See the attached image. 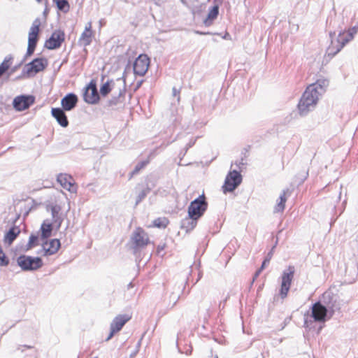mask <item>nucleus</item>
Listing matches in <instances>:
<instances>
[{"instance_id":"f257e3e1","label":"nucleus","mask_w":358,"mask_h":358,"mask_svg":"<svg viewBox=\"0 0 358 358\" xmlns=\"http://www.w3.org/2000/svg\"><path fill=\"white\" fill-rule=\"evenodd\" d=\"M332 317L321 301L314 303L310 310L304 314V327L309 330L315 328V323H324Z\"/></svg>"},{"instance_id":"f03ea898","label":"nucleus","mask_w":358,"mask_h":358,"mask_svg":"<svg viewBox=\"0 0 358 358\" xmlns=\"http://www.w3.org/2000/svg\"><path fill=\"white\" fill-rule=\"evenodd\" d=\"M320 97L313 92V89L306 87L297 105L301 116H306L314 110Z\"/></svg>"},{"instance_id":"7ed1b4c3","label":"nucleus","mask_w":358,"mask_h":358,"mask_svg":"<svg viewBox=\"0 0 358 358\" xmlns=\"http://www.w3.org/2000/svg\"><path fill=\"white\" fill-rule=\"evenodd\" d=\"M320 301L332 317L336 312L341 311V306L344 303L339 296L334 294L331 290L324 292Z\"/></svg>"},{"instance_id":"20e7f679","label":"nucleus","mask_w":358,"mask_h":358,"mask_svg":"<svg viewBox=\"0 0 358 358\" xmlns=\"http://www.w3.org/2000/svg\"><path fill=\"white\" fill-rule=\"evenodd\" d=\"M48 65V59L45 57H38L34 59L31 62L27 64L22 71V75L17 77V79L21 77H30L42 71H43Z\"/></svg>"},{"instance_id":"39448f33","label":"nucleus","mask_w":358,"mask_h":358,"mask_svg":"<svg viewBox=\"0 0 358 358\" xmlns=\"http://www.w3.org/2000/svg\"><path fill=\"white\" fill-rule=\"evenodd\" d=\"M208 208V202L205 194L203 193L196 199L191 201L188 206L187 214L189 216L194 217L199 220L205 213Z\"/></svg>"},{"instance_id":"423d86ee","label":"nucleus","mask_w":358,"mask_h":358,"mask_svg":"<svg viewBox=\"0 0 358 358\" xmlns=\"http://www.w3.org/2000/svg\"><path fill=\"white\" fill-rule=\"evenodd\" d=\"M17 264L24 271H36L43 266V260L40 257L24 255H20L17 258Z\"/></svg>"},{"instance_id":"0eeeda50","label":"nucleus","mask_w":358,"mask_h":358,"mask_svg":"<svg viewBox=\"0 0 358 358\" xmlns=\"http://www.w3.org/2000/svg\"><path fill=\"white\" fill-rule=\"evenodd\" d=\"M41 22L38 18H36L33 24L30 28L29 32V37H28V46L26 55L24 56V60H25L27 57L31 56L36 49V47L37 45V43L38 41V34H39V27H40Z\"/></svg>"},{"instance_id":"6e6552de","label":"nucleus","mask_w":358,"mask_h":358,"mask_svg":"<svg viewBox=\"0 0 358 358\" xmlns=\"http://www.w3.org/2000/svg\"><path fill=\"white\" fill-rule=\"evenodd\" d=\"M131 248L136 254L140 249L143 248L149 243L147 233L141 228H136L131 236Z\"/></svg>"},{"instance_id":"1a4fd4ad","label":"nucleus","mask_w":358,"mask_h":358,"mask_svg":"<svg viewBox=\"0 0 358 358\" xmlns=\"http://www.w3.org/2000/svg\"><path fill=\"white\" fill-rule=\"evenodd\" d=\"M241 182L242 176L239 171L236 170L229 171L222 186L223 192L224 194L232 192L239 186Z\"/></svg>"},{"instance_id":"9d476101","label":"nucleus","mask_w":358,"mask_h":358,"mask_svg":"<svg viewBox=\"0 0 358 358\" xmlns=\"http://www.w3.org/2000/svg\"><path fill=\"white\" fill-rule=\"evenodd\" d=\"M295 268L294 266L289 265L287 268L285 269L282 274L281 287L280 289V295L282 299L287 296V293L290 289L291 283L294 278Z\"/></svg>"},{"instance_id":"9b49d317","label":"nucleus","mask_w":358,"mask_h":358,"mask_svg":"<svg viewBox=\"0 0 358 358\" xmlns=\"http://www.w3.org/2000/svg\"><path fill=\"white\" fill-rule=\"evenodd\" d=\"M100 96L97 90L96 82L92 79L85 87L83 92L84 101L90 104H95L99 101Z\"/></svg>"},{"instance_id":"f8f14e48","label":"nucleus","mask_w":358,"mask_h":358,"mask_svg":"<svg viewBox=\"0 0 358 358\" xmlns=\"http://www.w3.org/2000/svg\"><path fill=\"white\" fill-rule=\"evenodd\" d=\"M149 64V57L145 54L140 55L133 64L134 73L137 76H143L148 71Z\"/></svg>"},{"instance_id":"ddd939ff","label":"nucleus","mask_w":358,"mask_h":358,"mask_svg":"<svg viewBox=\"0 0 358 358\" xmlns=\"http://www.w3.org/2000/svg\"><path fill=\"white\" fill-rule=\"evenodd\" d=\"M34 101V96L22 94L14 98L13 106L17 111H23L28 109Z\"/></svg>"},{"instance_id":"4468645a","label":"nucleus","mask_w":358,"mask_h":358,"mask_svg":"<svg viewBox=\"0 0 358 358\" xmlns=\"http://www.w3.org/2000/svg\"><path fill=\"white\" fill-rule=\"evenodd\" d=\"M64 39V32L61 30H56L52 34L50 37L46 40L45 47L48 50L58 49L61 47Z\"/></svg>"},{"instance_id":"2eb2a0df","label":"nucleus","mask_w":358,"mask_h":358,"mask_svg":"<svg viewBox=\"0 0 358 358\" xmlns=\"http://www.w3.org/2000/svg\"><path fill=\"white\" fill-rule=\"evenodd\" d=\"M41 245H43V250L45 255H52L57 252L61 247V243L59 239L53 238L51 240L45 239L42 241Z\"/></svg>"},{"instance_id":"dca6fc26","label":"nucleus","mask_w":358,"mask_h":358,"mask_svg":"<svg viewBox=\"0 0 358 358\" xmlns=\"http://www.w3.org/2000/svg\"><path fill=\"white\" fill-rule=\"evenodd\" d=\"M78 101V98L76 94L69 93L62 99L61 108L66 111H70L76 106Z\"/></svg>"},{"instance_id":"f3484780","label":"nucleus","mask_w":358,"mask_h":358,"mask_svg":"<svg viewBox=\"0 0 358 358\" xmlns=\"http://www.w3.org/2000/svg\"><path fill=\"white\" fill-rule=\"evenodd\" d=\"M57 181L61 185V186L66 190L74 192L76 191L73 185V180L70 175L66 173H59L57 175Z\"/></svg>"},{"instance_id":"a211bd4d","label":"nucleus","mask_w":358,"mask_h":358,"mask_svg":"<svg viewBox=\"0 0 358 358\" xmlns=\"http://www.w3.org/2000/svg\"><path fill=\"white\" fill-rule=\"evenodd\" d=\"M329 85V80L325 78H320L315 83L310 84L308 88H312L313 92L320 97L325 92Z\"/></svg>"},{"instance_id":"6ab92c4d","label":"nucleus","mask_w":358,"mask_h":358,"mask_svg":"<svg viewBox=\"0 0 358 358\" xmlns=\"http://www.w3.org/2000/svg\"><path fill=\"white\" fill-rule=\"evenodd\" d=\"M64 109L61 108H52L51 114L55 118L58 124L62 127H67L69 125V120Z\"/></svg>"},{"instance_id":"aec40b11","label":"nucleus","mask_w":358,"mask_h":358,"mask_svg":"<svg viewBox=\"0 0 358 358\" xmlns=\"http://www.w3.org/2000/svg\"><path fill=\"white\" fill-rule=\"evenodd\" d=\"M130 318L127 315H118L110 323V329H113L116 332L120 331Z\"/></svg>"},{"instance_id":"412c9836","label":"nucleus","mask_w":358,"mask_h":358,"mask_svg":"<svg viewBox=\"0 0 358 358\" xmlns=\"http://www.w3.org/2000/svg\"><path fill=\"white\" fill-rule=\"evenodd\" d=\"M92 23L90 22L86 24L85 29L79 38V43L84 47H87L90 45L92 42Z\"/></svg>"},{"instance_id":"4be33fe9","label":"nucleus","mask_w":358,"mask_h":358,"mask_svg":"<svg viewBox=\"0 0 358 358\" xmlns=\"http://www.w3.org/2000/svg\"><path fill=\"white\" fill-rule=\"evenodd\" d=\"M198 220V219L192 216H189V214H187V217L182 220L180 227L181 229H185L186 232H189L195 228Z\"/></svg>"},{"instance_id":"5701e85b","label":"nucleus","mask_w":358,"mask_h":358,"mask_svg":"<svg viewBox=\"0 0 358 358\" xmlns=\"http://www.w3.org/2000/svg\"><path fill=\"white\" fill-rule=\"evenodd\" d=\"M219 15V6L214 5L210 10L207 17L203 20V23L206 27H210L213 24V22L217 19Z\"/></svg>"},{"instance_id":"b1692460","label":"nucleus","mask_w":358,"mask_h":358,"mask_svg":"<svg viewBox=\"0 0 358 358\" xmlns=\"http://www.w3.org/2000/svg\"><path fill=\"white\" fill-rule=\"evenodd\" d=\"M60 210V206L57 205L51 206V214L52 220V222L51 223H52V224H56L57 229H59L60 228L62 223L63 222V218L59 215Z\"/></svg>"},{"instance_id":"393cba45","label":"nucleus","mask_w":358,"mask_h":358,"mask_svg":"<svg viewBox=\"0 0 358 358\" xmlns=\"http://www.w3.org/2000/svg\"><path fill=\"white\" fill-rule=\"evenodd\" d=\"M155 150L150 152V153L148 156V158L147 159L138 162L135 166L134 170L130 173L129 179H131L135 175H137L141 169H144L150 163V158L155 157Z\"/></svg>"},{"instance_id":"a878e982","label":"nucleus","mask_w":358,"mask_h":358,"mask_svg":"<svg viewBox=\"0 0 358 358\" xmlns=\"http://www.w3.org/2000/svg\"><path fill=\"white\" fill-rule=\"evenodd\" d=\"M17 350L24 353V358H38V351L31 345H19Z\"/></svg>"},{"instance_id":"bb28decb","label":"nucleus","mask_w":358,"mask_h":358,"mask_svg":"<svg viewBox=\"0 0 358 358\" xmlns=\"http://www.w3.org/2000/svg\"><path fill=\"white\" fill-rule=\"evenodd\" d=\"M20 233V229L17 226L11 227L9 230L6 233L4 236L5 242L10 245L18 236Z\"/></svg>"},{"instance_id":"cd10ccee","label":"nucleus","mask_w":358,"mask_h":358,"mask_svg":"<svg viewBox=\"0 0 358 358\" xmlns=\"http://www.w3.org/2000/svg\"><path fill=\"white\" fill-rule=\"evenodd\" d=\"M52 223L48 222L47 220H45L41 226V239L42 241L48 239L52 235Z\"/></svg>"},{"instance_id":"c85d7f7f","label":"nucleus","mask_w":358,"mask_h":358,"mask_svg":"<svg viewBox=\"0 0 358 358\" xmlns=\"http://www.w3.org/2000/svg\"><path fill=\"white\" fill-rule=\"evenodd\" d=\"M13 60V55H8L4 58L3 62L0 64V78L9 70Z\"/></svg>"},{"instance_id":"c756f323","label":"nucleus","mask_w":358,"mask_h":358,"mask_svg":"<svg viewBox=\"0 0 358 358\" xmlns=\"http://www.w3.org/2000/svg\"><path fill=\"white\" fill-rule=\"evenodd\" d=\"M352 40V39H350L348 34L344 36V32L343 31H340L336 41L337 51H341L343 47Z\"/></svg>"},{"instance_id":"7c9ffc66","label":"nucleus","mask_w":358,"mask_h":358,"mask_svg":"<svg viewBox=\"0 0 358 358\" xmlns=\"http://www.w3.org/2000/svg\"><path fill=\"white\" fill-rule=\"evenodd\" d=\"M352 40V39H350L348 34L344 36V32L343 31H340L336 41L337 51H341L343 47Z\"/></svg>"},{"instance_id":"2f4dec72","label":"nucleus","mask_w":358,"mask_h":358,"mask_svg":"<svg viewBox=\"0 0 358 358\" xmlns=\"http://www.w3.org/2000/svg\"><path fill=\"white\" fill-rule=\"evenodd\" d=\"M39 245V236L38 235H36L34 234H31L29 236V241L27 243V245L24 248V251L27 252L29 250L32 249L33 248Z\"/></svg>"},{"instance_id":"473e14b6","label":"nucleus","mask_w":358,"mask_h":358,"mask_svg":"<svg viewBox=\"0 0 358 358\" xmlns=\"http://www.w3.org/2000/svg\"><path fill=\"white\" fill-rule=\"evenodd\" d=\"M52 1L56 4L58 10L62 11L63 13L69 12L70 9V5L68 0H52Z\"/></svg>"},{"instance_id":"72a5a7b5","label":"nucleus","mask_w":358,"mask_h":358,"mask_svg":"<svg viewBox=\"0 0 358 358\" xmlns=\"http://www.w3.org/2000/svg\"><path fill=\"white\" fill-rule=\"evenodd\" d=\"M169 221L166 217H158L153 221V226L157 228L164 229L166 227Z\"/></svg>"},{"instance_id":"f704fd0d","label":"nucleus","mask_w":358,"mask_h":358,"mask_svg":"<svg viewBox=\"0 0 358 358\" xmlns=\"http://www.w3.org/2000/svg\"><path fill=\"white\" fill-rule=\"evenodd\" d=\"M150 190L151 189L149 187L142 189L136 197L135 206L138 205L146 197Z\"/></svg>"},{"instance_id":"c9c22d12","label":"nucleus","mask_w":358,"mask_h":358,"mask_svg":"<svg viewBox=\"0 0 358 358\" xmlns=\"http://www.w3.org/2000/svg\"><path fill=\"white\" fill-rule=\"evenodd\" d=\"M113 83V80H108L105 83H103L100 87V94L103 96H107L111 92L110 83Z\"/></svg>"},{"instance_id":"e433bc0d","label":"nucleus","mask_w":358,"mask_h":358,"mask_svg":"<svg viewBox=\"0 0 358 358\" xmlns=\"http://www.w3.org/2000/svg\"><path fill=\"white\" fill-rule=\"evenodd\" d=\"M125 92V90H120L118 95L113 96L110 100H108L107 106L110 107L113 106L117 105L120 102V99Z\"/></svg>"},{"instance_id":"4c0bfd02","label":"nucleus","mask_w":358,"mask_h":358,"mask_svg":"<svg viewBox=\"0 0 358 358\" xmlns=\"http://www.w3.org/2000/svg\"><path fill=\"white\" fill-rule=\"evenodd\" d=\"M308 176V169L306 168L303 171L296 175V178L299 182V185L302 184Z\"/></svg>"},{"instance_id":"58836bf2","label":"nucleus","mask_w":358,"mask_h":358,"mask_svg":"<svg viewBox=\"0 0 358 358\" xmlns=\"http://www.w3.org/2000/svg\"><path fill=\"white\" fill-rule=\"evenodd\" d=\"M9 264V259L8 257L3 252L1 246L0 245V266H6Z\"/></svg>"},{"instance_id":"ea45409f","label":"nucleus","mask_w":358,"mask_h":358,"mask_svg":"<svg viewBox=\"0 0 358 358\" xmlns=\"http://www.w3.org/2000/svg\"><path fill=\"white\" fill-rule=\"evenodd\" d=\"M339 52L340 51H337V44L334 45L333 41H331V44L327 48L328 56L330 57H333Z\"/></svg>"},{"instance_id":"a19ab883","label":"nucleus","mask_w":358,"mask_h":358,"mask_svg":"<svg viewBox=\"0 0 358 358\" xmlns=\"http://www.w3.org/2000/svg\"><path fill=\"white\" fill-rule=\"evenodd\" d=\"M357 30L358 27L357 26H355L348 31L347 34L349 36L350 39H353L355 35L357 33Z\"/></svg>"},{"instance_id":"79ce46f5","label":"nucleus","mask_w":358,"mask_h":358,"mask_svg":"<svg viewBox=\"0 0 358 358\" xmlns=\"http://www.w3.org/2000/svg\"><path fill=\"white\" fill-rule=\"evenodd\" d=\"M285 204L282 202H278L275 206L274 211L276 213L282 212L285 209Z\"/></svg>"},{"instance_id":"37998d69","label":"nucleus","mask_w":358,"mask_h":358,"mask_svg":"<svg viewBox=\"0 0 358 358\" xmlns=\"http://www.w3.org/2000/svg\"><path fill=\"white\" fill-rule=\"evenodd\" d=\"M195 142L196 139H191L189 141V142L186 145L185 148H184L183 155H185L187 150L195 144Z\"/></svg>"},{"instance_id":"c03bdc74","label":"nucleus","mask_w":358,"mask_h":358,"mask_svg":"<svg viewBox=\"0 0 358 358\" xmlns=\"http://www.w3.org/2000/svg\"><path fill=\"white\" fill-rule=\"evenodd\" d=\"M271 255H272V252H270L268 254V256L264 259V260L263 261V262L262 264V266H262V269H264V267L266 266V265L269 263L270 259L271 258Z\"/></svg>"},{"instance_id":"a18cd8bd","label":"nucleus","mask_w":358,"mask_h":358,"mask_svg":"<svg viewBox=\"0 0 358 358\" xmlns=\"http://www.w3.org/2000/svg\"><path fill=\"white\" fill-rule=\"evenodd\" d=\"M24 61V60L23 59V61L20 64H19L18 65H15L13 67L9 69L10 71L8 72V76L9 77L10 75L13 74L20 68V66H21L22 63Z\"/></svg>"},{"instance_id":"49530a36","label":"nucleus","mask_w":358,"mask_h":358,"mask_svg":"<svg viewBox=\"0 0 358 358\" xmlns=\"http://www.w3.org/2000/svg\"><path fill=\"white\" fill-rule=\"evenodd\" d=\"M288 189L287 190H283V192L281 193L280 197H279V199H280V202H282L285 204V202L287 201V199H286V192H287Z\"/></svg>"},{"instance_id":"de8ad7c7","label":"nucleus","mask_w":358,"mask_h":358,"mask_svg":"<svg viewBox=\"0 0 358 358\" xmlns=\"http://www.w3.org/2000/svg\"><path fill=\"white\" fill-rule=\"evenodd\" d=\"M115 333H117V332L115 330H113V329H110V334L108 336V337L106 338V341H108L109 340H110Z\"/></svg>"},{"instance_id":"09e8293b","label":"nucleus","mask_w":358,"mask_h":358,"mask_svg":"<svg viewBox=\"0 0 358 358\" xmlns=\"http://www.w3.org/2000/svg\"><path fill=\"white\" fill-rule=\"evenodd\" d=\"M43 250V245H41V248L37 251V254L40 255L41 256H43V257H48V255H44L45 254V252H44L45 251Z\"/></svg>"},{"instance_id":"8fccbe9b","label":"nucleus","mask_w":358,"mask_h":358,"mask_svg":"<svg viewBox=\"0 0 358 358\" xmlns=\"http://www.w3.org/2000/svg\"><path fill=\"white\" fill-rule=\"evenodd\" d=\"M262 270L263 269H262V266H261L258 270L256 271V272L254 275V277H253V281L255 280V278H257L259 276V275L260 274V273L262 272Z\"/></svg>"},{"instance_id":"3c124183","label":"nucleus","mask_w":358,"mask_h":358,"mask_svg":"<svg viewBox=\"0 0 358 358\" xmlns=\"http://www.w3.org/2000/svg\"><path fill=\"white\" fill-rule=\"evenodd\" d=\"M143 83V80H141L138 81V82L136 83V86H135L134 90L136 91V90H137L138 89H139V88L141 87V85H142V83Z\"/></svg>"},{"instance_id":"603ef678","label":"nucleus","mask_w":358,"mask_h":358,"mask_svg":"<svg viewBox=\"0 0 358 358\" xmlns=\"http://www.w3.org/2000/svg\"><path fill=\"white\" fill-rule=\"evenodd\" d=\"M178 94L179 91L176 87H173V95L176 96Z\"/></svg>"},{"instance_id":"864d4df0","label":"nucleus","mask_w":358,"mask_h":358,"mask_svg":"<svg viewBox=\"0 0 358 358\" xmlns=\"http://www.w3.org/2000/svg\"><path fill=\"white\" fill-rule=\"evenodd\" d=\"M335 35H336V32L335 31H330L329 32V36H330L331 41L333 40V38L335 36Z\"/></svg>"},{"instance_id":"5fc2aeb1","label":"nucleus","mask_w":358,"mask_h":358,"mask_svg":"<svg viewBox=\"0 0 358 358\" xmlns=\"http://www.w3.org/2000/svg\"><path fill=\"white\" fill-rule=\"evenodd\" d=\"M227 300V297L225 299V300L224 301V303H225ZM219 308L220 309H223L224 308V303L222 304V303L221 302L219 305Z\"/></svg>"},{"instance_id":"6e6d98bb","label":"nucleus","mask_w":358,"mask_h":358,"mask_svg":"<svg viewBox=\"0 0 358 358\" xmlns=\"http://www.w3.org/2000/svg\"><path fill=\"white\" fill-rule=\"evenodd\" d=\"M164 250V246H160L159 245L157 247V252L159 253L161 250Z\"/></svg>"},{"instance_id":"4d7b16f0","label":"nucleus","mask_w":358,"mask_h":358,"mask_svg":"<svg viewBox=\"0 0 358 358\" xmlns=\"http://www.w3.org/2000/svg\"><path fill=\"white\" fill-rule=\"evenodd\" d=\"M196 33L198 34H200V35H206V34H208V33L201 32V31H196Z\"/></svg>"},{"instance_id":"13d9d810","label":"nucleus","mask_w":358,"mask_h":358,"mask_svg":"<svg viewBox=\"0 0 358 358\" xmlns=\"http://www.w3.org/2000/svg\"><path fill=\"white\" fill-rule=\"evenodd\" d=\"M180 1H181V3H182L184 6H187V1H186V0H180Z\"/></svg>"},{"instance_id":"bf43d9fd","label":"nucleus","mask_w":358,"mask_h":358,"mask_svg":"<svg viewBox=\"0 0 358 358\" xmlns=\"http://www.w3.org/2000/svg\"><path fill=\"white\" fill-rule=\"evenodd\" d=\"M191 352H192V349H190V350H187L186 351V354H187V355H189V354H191Z\"/></svg>"},{"instance_id":"052dcab7","label":"nucleus","mask_w":358,"mask_h":358,"mask_svg":"<svg viewBox=\"0 0 358 358\" xmlns=\"http://www.w3.org/2000/svg\"><path fill=\"white\" fill-rule=\"evenodd\" d=\"M122 78L124 80V82L125 83V74H124V73H123Z\"/></svg>"},{"instance_id":"680f3d73","label":"nucleus","mask_w":358,"mask_h":358,"mask_svg":"<svg viewBox=\"0 0 358 358\" xmlns=\"http://www.w3.org/2000/svg\"><path fill=\"white\" fill-rule=\"evenodd\" d=\"M130 287H132V283L130 282L129 285H128V287L129 288Z\"/></svg>"},{"instance_id":"e2e57ef3","label":"nucleus","mask_w":358,"mask_h":358,"mask_svg":"<svg viewBox=\"0 0 358 358\" xmlns=\"http://www.w3.org/2000/svg\"><path fill=\"white\" fill-rule=\"evenodd\" d=\"M155 3H158L159 0H152Z\"/></svg>"},{"instance_id":"0e129e2a","label":"nucleus","mask_w":358,"mask_h":358,"mask_svg":"<svg viewBox=\"0 0 358 358\" xmlns=\"http://www.w3.org/2000/svg\"><path fill=\"white\" fill-rule=\"evenodd\" d=\"M228 36H229V34H227L224 36V38H227Z\"/></svg>"},{"instance_id":"69168bd1","label":"nucleus","mask_w":358,"mask_h":358,"mask_svg":"<svg viewBox=\"0 0 358 358\" xmlns=\"http://www.w3.org/2000/svg\"><path fill=\"white\" fill-rule=\"evenodd\" d=\"M200 278H201V276H200V275H199L198 279H196V281H199V280L200 279Z\"/></svg>"},{"instance_id":"338daca9","label":"nucleus","mask_w":358,"mask_h":358,"mask_svg":"<svg viewBox=\"0 0 358 358\" xmlns=\"http://www.w3.org/2000/svg\"><path fill=\"white\" fill-rule=\"evenodd\" d=\"M38 2H41L42 0H36Z\"/></svg>"}]
</instances>
